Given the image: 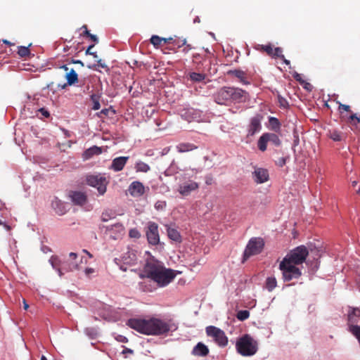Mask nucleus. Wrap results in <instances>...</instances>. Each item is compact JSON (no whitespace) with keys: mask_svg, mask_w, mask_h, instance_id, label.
<instances>
[{"mask_svg":"<svg viewBox=\"0 0 360 360\" xmlns=\"http://www.w3.org/2000/svg\"><path fill=\"white\" fill-rule=\"evenodd\" d=\"M82 29H84V34L86 36H89L91 33L89 32V31L87 30V27L86 25H83L82 27Z\"/></svg>","mask_w":360,"mask_h":360,"instance_id":"55","label":"nucleus"},{"mask_svg":"<svg viewBox=\"0 0 360 360\" xmlns=\"http://www.w3.org/2000/svg\"><path fill=\"white\" fill-rule=\"evenodd\" d=\"M329 136L335 141H340L342 140V134L337 130L330 131L329 132Z\"/></svg>","mask_w":360,"mask_h":360,"instance_id":"33","label":"nucleus"},{"mask_svg":"<svg viewBox=\"0 0 360 360\" xmlns=\"http://www.w3.org/2000/svg\"><path fill=\"white\" fill-rule=\"evenodd\" d=\"M86 181L89 186L96 188L100 195H103L106 192L108 181L103 175H89L86 178Z\"/></svg>","mask_w":360,"mask_h":360,"instance_id":"7","label":"nucleus"},{"mask_svg":"<svg viewBox=\"0 0 360 360\" xmlns=\"http://www.w3.org/2000/svg\"><path fill=\"white\" fill-rule=\"evenodd\" d=\"M276 279L274 277H269L266 281V287L269 291H272L276 286Z\"/></svg>","mask_w":360,"mask_h":360,"instance_id":"29","label":"nucleus"},{"mask_svg":"<svg viewBox=\"0 0 360 360\" xmlns=\"http://www.w3.org/2000/svg\"><path fill=\"white\" fill-rule=\"evenodd\" d=\"M188 122H201L205 121V116L202 111L196 109H188L181 115Z\"/></svg>","mask_w":360,"mask_h":360,"instance_id":"11","label":"nucleus"},{"mask_svg":"<svg viewBox=\"0 0 360 360\" xmlns=\"http://www.w3.org/2000/svg\"><path fill=\"white\" fill-rule=\"evenodd\" d=\"M18 53L21 57H25L30 54V50L28 47L19 46Z\"/></svg>","mask_w":360,"mask_h":360,"instance_id":"38","label":"nucleus"},{"mask_svg":"<svg viewBox=\"0 0 360 360\" xmlns=\"http://www.w3.org/2000/svg\"><path fill=\"white\" fill-rule=\"evenodd\" d=\"M127 325L137 332L147 335H160L176 330L175 324L167 323L159 319H131Z\"/></svg>","mask_w":360,"mask_h":360,"instance_id":"2","label":"nucleus"},{"mask_svg":"<svg viewBox=\"0 0 360 360\" xmlns=\"http://www.w3.org/2000/svg\"><path fill=\"white\" fill-rule=\"evenodd\" d=\"M51 207L58 215H63L68 210V205L58 198H54L52 200Z\"/></svg>","mask_w":360,"mask_h":360,"instance_id":"19","label":"nucleus"},{"mask_svg":"<svg viewBox=\"0 0 360 360\" xmlns=\"http://www.w3.org/2000/svg\"><path fill=\"white\" fill-rule=\"evenodd\" d=\"M166 207V202L165 201H158L155 204V207L158 210H162Z\"/></svg>","mask_w":360,"mask_h":360,"instance_id":"42","label":"nucleus"},{"mask_svg":"<svg viewBox=\"0 0 360 360\" xmlns=\"http://www.w3.org/2000/svg\"><path fill=\"white\" fill-rule=\"evenodd\" d=\"M279 103L281 106L285 107L287 104V101L283 98H279Z\"/></svg>","mask_w":360,"mask_h":360,"instance_id":"54","label":"nucleus"},{"mask_svg":"<svg viewBox=\"0 0 360 360\" xmlns=\"http://www.w3.org/2000/svg\"><path fill=\"white\" fill-rule=\"evenodd\" d=\"M262 117L259 115H257L251 119L248 128V136H254L256 133L260 131L262 129Z\"/></svg>","mask_w":360,"mask_h":360,"instance_id":"16","label":"nucleus"},{"mask_svg":"<svg viewBox=\"0 0 360 360\" xmlns=\"http://www.w3.org/2000/svg\"><path fill=\"white\" fill-rule=\"evenodd\" d=\"M50 264L51 265L52 268L54 269L58 274L59 276H62L63 275V273L62 272L61 269L60 268L61 265V260L58 256L53 255L50 257L49 260Z\"/></svg>","mask_w":360,"mask_h":360,"instance_id":"23","label":"nucleus"},{"mask_svg":"<svg viewBox=\"0 0 360 360\" xmlns=\"http://www.w3.org/2000/svg\"><path fill=\"white\" fill-rule=\"evenodd\" d=\"M22 302H23V307H24V309L25 310H27L29 308V305L26 302L25 300H23Z\"/></svg>","mask_w":360,"mask_h":360,"instance_id":"57","label":"nucleus"},{"mask_svg":"<svg viewBox=\"0 0 360 360\" xmlns=\"http://www.w3.org/2000/svg\"><path fill=\"white\" fill-rule=\"evenodd\" d=\"M84 332L86 335L92 339L95 338L98 335L97 330L93 328H87L85 329Z\"/></svg>","mask_w":360,"mask_h":360,"instance_id":"36","label":"nucleus"},{"mask_svg":"<svg viewBox=\"0 0 360 360\" xmlns=\"http://www.w3.org/2000/svg\"><path fill=\"white\" fill-rule=\"evenodd\" d=\"M199 186L198 184L193 181H188L179 185L178 191L184 196L188 195L191 192L197 190Z\"/></svg>","mask_w":360,"mask_h":360,"instance_id":"15","label":"nucleus"},{"mask_svg":"<svg viewBox=\"0 0 360 360\" xmlns=\"http://www.w3.org/2000/svg\"><path fill=\"white\" fill-rule=\"evenodd\" d=\"M184 45H186V46L184 48V51L185 52H188L189 50H191L192 49V47L191 46V45L189 44H186V39H184L183 41H182V44L179 45L178 46L179 47H181L182 46H184Z\"/></svg>","mask_w":360,"mask_h":360,"instance_id":"45","label":"nucleus"},{"mask_svg":"<svg viewBox=\"0 0 360 360\" xmlns=\"http://www.w3.org/2000/svg\"><path fill=\"white\" fill-rule=\"evenodd\" d=\"M96 60H97V63H98V65L99 67L103 68H106V67H107V65H105V63H103V62L102 61V60H101V59H98V58H97V59H96Z\"/></svg>","mask_w":360,"mask_h":360,"instance_id":"51","label":"nucleus"},{"mask_svg":"<svg viewBox=\"0 0 360 360\" xmlns=\"http://www.w3.org/2000/svg\"><path fill=\"white\" fill-rule=\"evenodd\" d=\"M69 260H68V271H74V270H79L82 269L81 264H86L87 259L85 257L80 256L79 257L78 255L75 252H70L69 254Z\"/></svg>","mask_w":360,"mask_h":360,"instance_id":"10","label":"nucleus"},{"mask_svg":"<svg viewBox=\"0 0 360 360\" xmlns=\"http://www.w3.org/2000/svg\"><path fill=\"white\" fill-rule=\"evenodd\" d=\"M72 63H76V64H80L82 66H84V63L79 60H72Z\"/></svg>","mask_w":360,"mask_h":360,"instance_id":"59","label":"nucleus"},{"mask_svg":"<svg viewBox=\"0 0 360 360\" xmlns=\"http://www.w3.org/2000/svg\"><path fill=\"white\" fill-rule=\"evenodd\" d=\"M94 272L95 269L93 268H86L84 270V273L86 276H89L91 274H94Z\"/></svg>","mask_w":360,"mask_h":360,"instance_id":"48","label":"nucleus"},{"mask_svg":"<svg viewBox=\"0 0 360 360\" xmlns=\"http://www.w3.org/2000/svg\"><path fill=\"white\" fill-rule=\"evenodd\" d=\"M209 353L207 347L202 342H198L193 349L192 354L195 356H205Z\"/></svg>","mask_w":360,"mask_h":360,"instance_id":"22","label":"nucleus"},{"mask_svg":"<svg viewBox=\"0 0 360 360\" xmlns=\"http://www.w3.org/2000/svg\"><path fill=\"white\" fill-rule=\"evenodd\" d=\"M111 217V215L108 212H103L101 215V219L103 221H107Z\"/></svg>","mask_w":360,"mask_h":360,"instance_id":"46","label":"nucleus"},{"mask_svg":"<svg viewBox=\"0 0 360 360\" xmlns=\"http://www.w3.org/2000/svg\"><path fill=\"white\" fill-rule=\"evenodd\" d=\"M83 252L86 253L89 258L92 257V255L86 250H83Z\"/></svg>","mask_w":360,"mask_h":360,"instance_id":"61","label":"nucleus"},{"mask_svg":"<svg viewBox=\"0 0 360 360\" xmlns=\"http://www.w3.org/2000/svg\"><path fill=\"white\" fill-rule=\"evenodd\" d=\"M269 124L270 129L278 132L280 130L281 128V123L279 120L274 117H269Z\"/></svg>","mask_w":360,"mask_h":360,"instance_id":"27","label":"nucleus"},{"mask_svg":"<svg viewBox=\"0 0 360 360\" xmlns=\"http://www.w3.org/2000/svg\"><path fill=\"white\" fill-rule=\"evenodd\" d=\"M236 349L243 356H254L258 351V342L250 335H243L237 339Z\"/></svg>","mask_w":360,"mask_h":360,"instance_id":"4","label":"nucleus"},{"mask_svg":"<svg viewBox=\"0 0 360 360\" xmlns=\"http://www.w3.org/2000/svg\"><path fill=\"white\" fill-rule=\"evenodd\" d=\"M88 37L96 43L98 41V37L94 34H90Z\"/></svg>","mask_w":360,"mask_h":360,"instance_id":"53","label":"nucleus"},{"mask_svg":"<svg viewBox=\"0 0 360 360\" xmlns=\"http://www.w3.org/2000/svg\"><path fill=\"white\" fill-rule=\"evenodd\" d=\"M61 69H63L65 71L68 72L69 70L68 67L66 65H62L60 67Z\"/></svg>","mask_w":360,"mask_h":360,"instance_id":"60","label":"nucleus"},{"mask_svg":"<svg viewBox=\"0 0 360 360\" xmlns=\"http://www.w3.org/2000/svg\"><path fill=\"white\" fill-rule=\"evenodd\" d=\"M91 99L93 102L92 109L94 110H98L101 108L98 97L96 95L94 94L91 96Z\"/></svg>","mask_w":360,"mask_h":360,"instance_id":"35","label":"nucleus"},{"mask_svg":"<svg viewBox=\"0 0 360 360\" xmlns=\"http://www.w3.org/2000/svg\"><path fill=\"white\" fill-rule=\"evenodd\" d=\"M135 169L136 172H147L150 170V167L148 164L139 161L136 163Z\"/></svg>","mask_w":360,"mask_h":360,"instance_id":"28","label":"nucleus"},{"mask_svg":"<svg viewBox=\"0 0 360 360\" xmlns=\"http://www.w3.org/2000/svg\"><path fill=\"white\" fill-rule=\"evenodd\" d=\"M272 57H277L280 58H284V56L282 54V49L279 47L275 48L273 50Z\"/></svg>","mask_w":360,"mask_h":360,"instance_id":"39","label":"nucleus"},{"mask_svg":"<svg viewBox=\"0 0 360 360\" xmlns=\"http://www.w3.org/2000/svg\"><path fill=\"white\" fill-rule=\"evenodd\" d=\"M205 332L207 335L212 338L218 346L224 347L228 345V338L225 333L220 328L213 326H209L206 327Z\"/></svg>","mask_w":360,"mask_h":360,"instance_id":"5","label":"nucleus"},{"mask_svg":"<svg viewBox=\"0 0 360 360\" xmlns=\"http://www.w3.org/2000/svg\"><path fill=\"white\" fill-rule=\"evenodd\" d=\"M195 148H197L195 146L189 143H182L176 146V149L179 153L191 151Z\"/></svg>","mask_w":360,"mask_h":360,"instance_id":"25","label":"nucleus"},{"mask_svg":"<svg viewBox=\"0 0 360 360\" xmlns=\"http://www.w3.org/2000/svg\"><path fill=\"white\" fill-rule=\"evenodd\" d=\"M285 162L286 159L285 158L283 157L279 158L276 162V165H278L279 167H283V165H285Z\"/></svg>","mask_w":360,"mask_h":360,"instance_id":"44","label":"nucleus"},{"mask_svg":"<svg viewBox=\"0 0 360 360\" xmlns=\"http://www.w3.org/2000/svg\"><path fill=\"white\" fill-rule=\"evenodd\" d=\"M94 46V44L92 45H90L87 49L85 51V53L86 55H91L95 59H97L98 58V55L96 53V52H93V51H91V49Z\"/></svg>","mask_w":360,"mask_h":360,"instance_id":"41","label":"nucleus"},{"mask_svg":"<svg viewBox=\"0 0 360 360\" xmlns=\"http://www.w3.org/2000/svg\"><path fill=\"white\" fill-rule=\"evenodd\" d=\"M350 120H356V121L359 122L360 121L359 118L357 117V116L356 115H352L350 116Z\"/></svg>","mask_w":360,"mask_h":360,"instance_id":"56","label":"nucleus"},{"mask_svg":"<svg viewBox=\"0 0 360 360\" xmlns=\"http://www.w3.org/2000/svg\"><path fill=\"white\" fill-rule=\"evenodd\" d=\"M146 190V187L141 182L134 181L130 184L127 191L131 196L134 198H139L145 193Z\"/></svg>","mask_w":360,"mask_h":360,"instance_id":"12","label":"nucleus"},{"mask_svg":"<svg viewBox=\"0 0 360 360\" xmlns=\"http://www.w3.org/2000/svg\"><path fill=\"white\" fill-rule=\"evenodd\" d=\"M65 77L68 85L75 84L78 81V75L74 69H71L69 72H67Z\"/></svg>","mask_w":360,"mask_h":360,"instance_id":"26","label":"nucleus"},{"mask_svg":"<svg viewBox=\"0 0 360 360\" xmlns=\"http://www.w3.org/2000/svg\"><path fill=\"white\" fill-rule=\"evenodd\" d=\"M147 271L148 276L160 287L168 285L176 276L174 270L166 269L159 264H148Z\"/></svg>","mask_w":360,"mask_h":360,"instance_id":"3","label":"nucleus"},{"mask_svg":"<svg viewBox=\"0 0 360 360\" xmlns=\"http://www.w3.org/2000/svg\"><path fill=\"white\" fill-rule=\"evenodd\" d=\"M125 352H127V353H132L133 351L131 349H124L123 351V353H125Z\"/></svg>","mask_w":360,"mask_h":360,"instance_id":"64","label":"nucleus"},{"mask_svg":"<svg viewBox=\"0 0 360 360\" xmlns=\"http://www.w3.org/2000/svg\"><path fill=\"white\" fill-rule=\"evenodd\" d=\"M252 179L257 184H264L269 180V172L266 169L255 167L252 172Z\"/></svg>","mask_w":360,"mask_h":360,"instance_id":"13","label":"nucleus"},{"mask_svg":"<svg viewBox=\"0 0 360 360\" xmlns=\"http://www.w3.org/2000/svg\"><path fill=\"white\" fill-rule=\"evenodd\" d=\"M231 101L241 103L245 102L248 97V94L239 88L231 87Z\"/></svg>","mask_w":360,"mask_h":360,"instance_id":"17","label":"nucleus"},{"mask_svg":"<svg viewBox=\"0 0 360 360\" xmlns=\"http://www.w3.org/2000/svg\"><path fill=\"white\" fill-rule=\"evenodd\" d=\"M4 226L7 231H9L11 229V226L6 224V223L4 224Z\"/></svg>","mask_w":360,"mask_h":360,"instance_id":"62","label":"nucleus"},{"mask_svg":"<svg viewBox=\"0 0 360 360\" xmlns=\"http://www.w3.org/2000/svg\"><path fill=\"white\" fill-rule=\"evenodd\" d=\"M257 50H262L265 51L269 56H271L273 54V47L271 44H266V45H260L258 44L256 46Z\"/></svg>","mask_w":360,"mask_h":360,"instance_id":"30","label":"nucleus"},{"mask_svg":"<svg viewBox=\"0 0 360 360\" xmlns=\"http://www.w3.org/2000/svg\"><path fill=\"white\" fill-rule=\"evenodd\" d=\"M233 74L236 77L240 79L241 82H243V84H248V82L245 80L244 72H243L241 70H235V71H233Z\"/></svg>","mask_w":360,"mask_h":360,"instance_id":"37","label":"nucleus"},{"mask_svg":"<svg viewBox=\"0 0 360 360\" xmlns=\"http://www.w3.org/2000/svg\"><path fill=\"white\" fill-rule=\"evenodd\" d=\"M339 108L340 109H342L345 111H349V106L347 105H345V104H340V106H339Z\"/></svg>","mask_w":360,"mask_h":360,"instance_id":"52","label":"nucleus"},{"mask_svg":"<svg viewBox=\"0 0 360 360\" xmlns=\"http://www.w3.org/2000/svg\"><path fill=\"white\" fill-rule=\"evenodd\" d=\"M102 153V148L101 147L94 146L89 148L82 153V158L84 160L91 159L95 155H98Z\"/></svg>","mask_w":360,"mask_h":360,"instance_id":"21","label":"nucleus"},{"mask_svg":"<svg viewBox=\"0 0 360 360\" xmlns=\"http://www.w3.org/2000/svg\"><path fill=\"white\" fill-rule=\"evenodd\" d=\"M162 39L163 37H160L158 35H153L150 38V42L155 48H158L161 45Z\"/></svg>","mask_w":360,"mask_h":360,"instance_id":"34","label":"nucleus"},{"mask_svg":"<svg viewBox=\"0 0 360 360\" xmlns=\"http://www.w3.org/2000/svg\"><path fill=\"white\" fill-rule=\"evenodd\" d=\"M71 201L77 205H84L87 200L86 195L82 191H71L69 194Z\"/></svg>","mask_w":360,"mask_h":360,"instance_id":"18","label":"nucleus"},{"mask_svg":"<svg viewBox=\"0 0 360 360\" xmlns=\"http://www.w3.org/2000/svg\"><path fill=\"white\" fill-rule=\"evenodd\" d=\"M205 78V75L204 74L197 73V72H191L190 74V79L193 82H199L204 80Z\"/></svg>","mask_w":360,"mask_h":360,"instance_id":"31","label":"nucleus"},{"mask_svg":"<svg viewBox=\"0 0 360 360\" xmlns=\"http://www.w3.org/2000/svg\"><path fill=\"white\" fill-rule=\"evenodd\" d=\"M115 339L120 342H127L128 341L126 337L121 335H117Z\"/></svg>","mask_w":360,"mask_h":360,"instance_id":"47","label":"nucleus"},{"mask_svg":"<svg viewBox=\"0 0 360 360\" xmlns=\"http://www.w3.org/2000/svg\"><path fill=\"white\" fill-rule=\"evenodd\" d=\"M294 78H295L297 81H299V82H300V83H302V84H304V81H303V80L302 79V75H301L300 74H299V73L295 72V73L294 74Z\"/></svg>","mask_w":360,"mask_h":360,"instance_id":"49","label":"nucleus"},{"mask_svg":"<svg viewBox=\"0 0 360 360\" xmlns=\"http://www.w3.org/2000/svg\"><path fill=\"white\" fill-rule=\"evenodd\" d=\"M129 159V157H118L115 158L111 164L110 169L114 170L115 172H119L122 170L124 167L125 166L127 160Z\"/></svg>","mask_w":360,"mask_h":360,"instance_id":"20","label":"nucleus"},{"mask_svg":"<svg viewBox=\"0 0 360 360\" xmlns=\"http://www.w3.org/2000/svg\"><path fill=\"white\" fill-rule=\"evenodd\" d=\"M172 40V37H169V38H164L163 37L162 41H164L165 43H169Z\"/></svg>","mask_w":360,"mask_h":360,"instance_id":"58","label":"nucleus"},{"mask_svg":"<svg viewBox=\"0 0 360 360\" xmlns=\"http://www.w3.org/2000/svg\"><path fill=\"white\" fill-rule=\"evenodd\" d=\"M214 101L220 105H225L227 101H231V87L221 89L215 95Z\"/></svg>","mask_w":360,"mask_h":360,"instance_id":"14","label":"nucleus"},{"mask_svg":"<svg viewBox=\"0 0 360 360\" xmlns=\"http://www.w3.org/2000/svg\"><path fill=\"white\" fill-rule=\"evenodd\" d=\"M39 111L46 117H49L50 114L48 110H46L45 108H40Z\"/></svg>","mask_w":360,"mask_h":360,"instance_id":"50","label":"nucleus"},{"mask_svg":"<svg viewBox=\"0 0 360 360\" xmlns=\"http://www.w3.org/2000/svg\"><path fill=\"white\" fill-rule=\"evenodd\" d=\"M308 250L304 245L299 246L291 250L281 262L279 269L282 271L285 281H290L293 278H298L302 273L297 266L302 264L307 256Z\"/></svg>","mask_w":360,"mask_h":360,"instance_id":"1","label":"nucleus"},{"mask_svg":"<svg viewBox=\"0 0 360 360\" xmlns=\"http://www.w3.org/2000/svg\"><path fill=\"white\" fill-rule=\"evenodd\" d=\"M129 235L131 238H139L141 236L139 231L136 229H132L129 231Z\"/></svg>","mask_w":360,"mask_h":360,"instance_id":"40","label":"nucleus"},{"mask_svg":"<svg viewBox=\"0 0 360 360\" xmlns=\"http://www.w3.org/2000/svg\"><path fill=\"white\" fill-rule=\"evenodd\" d=\"M270 142L276 146H279L281 141L278 136L274 133H264L259 139L257 146L259 149L264 152L266 150L267 143Z\"/></svg>","mask_w":360,"mask_h":360,"instance_id":"8","label":"nucleus"},{"mask_svg":"<svg viewBox=\"0 0 360 360\" xmlns=\"http://www.w3.org/2000/svg\"><path fill=\"white\" fill-rule=\"evenodd\" d=\"M146 236L148 241L151 245H158L160 242L158 226L153 221H150L147 225Z\"/></svg>","mask_w":360,"mask_h":360,"instance_id":"9","label":"nucleus"},{"mask_svg":"<svg viewBox=\"0 0 360 360\" xmlns=\"http://www.w3.org/2000/svg\"><path fill=\"white\" fill-rule=\"evenodd\" d=\"M264 245V241L261 238H251L245 250L243 261L248 259L251 256L259 254L263 249Z\"/></svg>","mask_w":360,"mask_h":360,"instance_id":"6","label":"nucleus"},{"mask_svg":"<svg viewBox=\"0 0 360 360\" xmlns=\"http://www.w3.org/2000/svg\"><path fill=\"white\" fill-rule=\"evenodd\" d=\"M311 86L310 84L309 83H304V88L307 89H309V87Z\"/></svg>","mask_w":360,"mask_h":360,"instance_id":"63","label":"nucleus"},{"mask_svg":"<svg viewBox=\"0 0 360 360\" xmlns=\"http://www.w3.org/2000/svg\"><path fill=\"white\" fill-rule=\"evenodd\" d=\"M115 229L119 233L124 231V226L121 224H116L112 226V229Z\"/></svg>","mask_w":360,"mask_h":360,"instance_id":"43","label":"nucleus"},{"mask_svg":"<svg viewBox=\"0 0 360 360\" xmlns=\"http://www.w3.org/2000/svg\"><path fill=\"white\" fill-rule=\"evenodd\" d=\"M167 226V236L172 240L179 243L181 240V236L179 232L175 229L169 226Z\"/></svg>","mask_w":360,"mask_h":360,"instance_id":"24","label":"nucleus"},{"mask_svg":"<svg viewBox=\"0 0 360 360\" xmlns=\"http://www.w3.org/2000/svg\"><path fill=\"white\" fill-rule=\"evenodd\" d=\"M250 316V312L248 310H240L238 311L236 315L237 319L239 321H245L248 319Z\"/></svg>","mask_w":360,"mask_h":360,"instance_id":"32","label":"nucleus"}]
</instances>
